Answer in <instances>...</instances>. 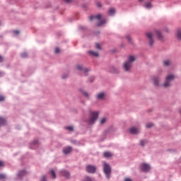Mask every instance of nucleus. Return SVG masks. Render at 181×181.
<instances>
[{
  "instance_id": "nucleus-43",
  "label": "nucleus",
  "mask_w": 181,
  "mask_h": 181,
  "mask_svg": "<svg viewBox=\"0 0 181 181\" xmlns=\"http://www.w3.org/2000/svg\"><path fill=\"white\" fill-rule=\"evenodd\" d=\"M67 77H68V75H67V74L62 76V78H67Z\"/></svg>"
},
{
  "instance_id": "nucleus-39",
  "label": "nucleus",
  "mask_w": 181,
  "mask_h": 181,
  "mask_svg": "<svg viewBox=\"0 0 181 181\" xmlns=\"http://www.w3.org/2000/svg\"><path fill=\"white\" fill-rule=\"evenodd\" d=\"M4 62V57L0 55V63Z\"/></svg>"
},
{
  "instance_id": "nucleus-19",
  "label": "nucleus",
  "mask_w": 181,
  "mask_h": 181,
  "mask_svg": "<svg viewBox=\"0 0 181 181\" xmlns=\"http://www.w3.org/2000/svg\"><path fill=\"white\" fill-rule=\"evenodd\" d=\"M177 39H178V40H181V30L178 29L177 30Z\"/></svg>"
},
{
  "instance_id": "nucleus-24",
  "label": "nucleus",
  "mask_w": 181,
  "mask_h": 181,
  "mask_svg": "<svg viewBox=\"0 0 181 181\" xmlns=\"http://www.w3.org/2000/svg\"><path fill=\"white\" fill-rule=\"evenodd\" d=\"M105 22V19H102L100 22L98 23V26H102V25H104Z\"/></svg>"
},
{
  "instance_id": "nucleus-38",
  "label": "nucleus",
  "mask_w": 181,
  "mask_h": 181,
  "mask_svg": "<svg viewBox=\"0 0 181 181\" xmlns=\"http://www.w3.org/2000/svg\"><path fill=\"white\" fill-rule=\"evenodd\" d=\"M13 33H14V35H18L19 34V30H14Z\"/></svg>"
},
{
  "instance_id": "nucleus-17",
  "label": "nucleus",
  "mask_w": 181,
  "mask_h": 181,
  "mask_svg": "<svg viewBox=\"0 0 181 181\" xmlns=\"http://www.w3.org/2000/svg\"><path fill=\"white\" fill-rule=\"evenodd\" d=\"M103 156L104 158H112V153L110 152V151H105L103 153Z\"/></svg>"
},
{
  "instance_id": "nucleus-46",
  "label": "nucleus",
  "mask_w": 181,
  "mask_h": 181,
  "mask_svg": "<svg viewBox=\"0 0 181 181\" xmlns=\"http://www.w3.org/2000/svg\"><path fill=\"white\" fill-rule=\"evenodd\" d=\"M35 144H37V141H35Z\"/></svg>"
},
{
  "instance_id": "nucleus-29",
  "label": "nucleus",
  "mask_w": 181,
  "mask_h": 181,
  "mask_svg": "<svg viewBox=\"0 0 181 181\" xmlns=\"http://www.w3.org/2000/svg\"><path fill=\"white\" fill-rule=\"evenodd\" d=\"M146 128H152L153 127V124L152 123H148L146 125Z\"/></svg>"
},
{
  "instance_id": "nucleus-21",
  "label": "nucleus",
  "mask_w": 181,
  "mask_h": 181,
  "mask_svg": "<svg viewBox=\"0 0 181 181\" xmlns=\"http://www.w3.org/2000/svg\"><path fill=\"white\" fill-rule=\"evenodd\" d=\"M26 171L25 170H21L18 173V176L19 177H22V176H25V175H26Z\"/></svg>"
},
{
  "instance_id": "nucleus-4",
  "label": "nucleus",
  "mask_w": 181,
  "mask_h": 181,
  "mask_svg": "<svg viewBox=\"0 0 181 181\" xmlns=\"http://www.w3.org/2000/svg\"><path fill=\"white\" fill-rule=\"evenodd\" d=\"M175 79V76L173 74H170L168 75L166 78H165V83H163V87H165V88L167 87H170V81H173V80Z\"/></svg>"
},
{
  "instance_id": "nucleus-41",
  "label": "nucleus",
  "mask_w": 181,
  "mask_h": 181,
  "mask_svg": "<svg viewBox=\"0 0 181 181\" xmlns=\"http://www.w3.org/2000/svg\"><path fill=\"white\" fill-rule=\"evenodd\" d=\"M98 8H101V3H97Z\"/></svg>"
},
{
  "instance_id": "nucleus-10",
  "label": "nucleus",
  "mask_w": 181,
  "mask_h": 181,
  "mask_svg": "<svg viewBox=\"0 0 181 181\" xmlns=\"http://www.w3.org/2000/svg\"><path fill=\"white\" fill-rule=\"evenodd\" d=\"M170 64H172V61H170V59H165V60L163 61V65L165 67H169V66H170Z\"/></svg>"
},
{
  "instance_id": "nucleus-34",
  "label": "nucleus",
  "mask_w": 181,
  "mask_h": 181,
  "mask_svg": "<svg viewBox=\"0 0 181 181\" xmlns=\"http://www.w3.org/2000/svg\"><path fill=\"white\" fill-rule=\"evenodd\" d=\"M4 100H5V97H4L3 95H0V102L4 101Z\"/></svg>"
},
{
  "instance_id": "nucleus-20",
  "label": "nucleus",
  "mask_w": 181,
  "mask_h": 181,
  "mask_svg": "<svg viewBox=\"0 0 181 181\" xmlns=\"http://www.w3.org/2000/svg\"><path fill=\"white\" fill-rule=\"evenodd\" d=\"M144 8H146L147 9H151V8H152V4L150 2L146 3L144 5Z\"/></svg>"
},
{
  "instance_id": "nucleus-9",
  "label": "nucleus",
  "mask_w": 181,
  "mask_h": 181,
  "mask_svg": "<svg viewBox=\"0 0 181 181\" xmlns=\"http://www.w3.org/2000/svg\"><path fill=\"white\" fill-rule=\"evenodd\" d=\"M77 70L83 71L85 76H87V73L88 71V69H83V65H76Z\"/></svg>"
},
{
  "instance_id": "nucleus-3",
  "label": "nucleus",
  "mask_w": 181,
  "mask_h": 181,
  "mask_svg": "<svg viewBox=\"0 0 181 181\" xmlns=\"http://www.w3.org/2000/svg\"><path fill=\"white\" fill-rule=\"evenodd\" d=\"M97 118H98V112H92L90 115L88 123L90 124H94Z\"/></svg>"
},
{
  "instance_id": "nucleus-18",
  "label": "nucleus",
  "mask_w": 181,
  "mask_h": 181,
  "mask_svg": "<svg viewBox=\"0 0 181 181\" xmlns=\"http://www.w3.org/2000/svg\"><path fill=\"white\" fill-rule=\"evenodd\" d=\"M89 54L90 56H94L95 57H98V52H95L94 51H88Z\"/></svg>"
},
{
  "instance_id": "nucleus-16",
  "label": "nucleus",
  "mask_w": 181,
  "mask_h": 181,
  "mask_svg": "<svg viewBox=\"0 0 181 181\" xmlns=\"http://www.w3.org/2000/svg\"><path fill=\"white\" fill-rule=\"evenodd\" d=\"M153 81L155 86H159V77L158 76H154L153 78Z\"/></svg>"
},
{
  "instance_id": "nucleus-37",
  "label": "nucleus",
  "mask_w": 181,
  "mask_h": 181,
  "mask_svg": "<svg viewBox=\"0 0 181 181\" xmlns=\"http://www.w3.org/2000/svg\"><path fill=\"white\" fill-rule=\"evenodd\" d=\"M73 0H64V2H66V4H69Z\"/></svg>"
},
{
  "instance_id": "nucleus-45",
  "label": "nucleus",
  "mask_w": 181,
  "mask_h": 181,
  "mask_svg": "<svg viewBox=\"0 0 181 181\" xmlns=\"http://www.w3.org/2000/svg\"><path fill=\"white\" fill-rule=\"evenodd\" d=\"M146 0H139V2H144Z\"/></svg>"
},
{
  "instance_id": "nucleus-27",
  "label": "nucleus",
  "mask_w": 181,
  "mask_h": 181,
  "mask_svg": "<svg viewBox=\"0 0 181 181\" xmlns=\"http://www.w3.org/2000/svg\"><path fill=\"white\" fill-rule=\"evenodd\" d=\"M145 144H146V141H145V140L140 141L141 146H144L145 145Z\"/></svg>"
},
{
  "instance_id": "nucleus-1",
  "label": "nucleus",
  "mask_w": 181,
  "mask_h": 181,
  "mask_svg": "<svg viewBox=\"0 0 181 181\" xmlns=\"http://www.w3.org/2000/svg\"><path fill=\"white\" fill-rule=\"evenodd\" d=\"M135 62V57L129 56L128 60L123 64L124 71H129L132 67V63Z\"/></svg>"
},
{
  "instance_id": "nucleus-30",
  "label": "nucleus",
  "mask_w": 181,
  "mask_h": 181,
  "mask_svg": "<svg viewBox=\"0 0 181 181\" xmlns=\"http://www.w3.org/2000/svg\"><path fill=\"white\" fill-rule=\"evenodd\" d=\"M5 177H6V175H5V174H0V180L5 179Z\"/></svg>"
},
{
  "instance_id": "nucleus-14",
  "label": "nucleus",
  "mask_w": 181,
  "mask_h": 181,
  "mask_svg": "<svg viewBox=\"0 0 181 181\" xmlns=\"http://www.w3.org/2000/svg\"><path fill=\"white\" fill-rule=\"evenodd\" d=\"M62 176H64V177H66V179H69L70 177V173L66 170L62 171Z\"/></svg>"
},
{
  "instance_id": "nucleus-35",
  "label": "nucleus",
  "mask_w": 181,
  "mask_h": 181,
  "mask_svg": "<svg viewBox=\"0 0 181 181\" xmlns=\"http://www.w3.org/2000/svg\"><path fill=\"white\" fill-rule=\"evenodd\" d=\"M5 166V164H4L3 161H0V168H4Z\"/></svg>"
},
{
  "instance_id": "nucleus-22",
  "label": "nucleus",
  "mask_w": 181,
  "mask_h": 181,
  "mask_svg": "<svg viewBox=\"0 0 181 181\" xmlns=\"http://www.w3.org/2000/svg\"><path fill=\"white\" fill-rule=\"evenodd\" d=\"M50 175H51L52 179H56V173H54V170H50Z\"/></svg>"
},
{
  "instance_id": "nucleus-2",
  "label": "nucleus",
  "mask_w": 181,
  "mask_h": 181,
  "mask_svg": "<svg viewBox=\"0 0 181 181\" xmlns=\"http://www.w3.org/2000/svg\"><path fill=\"white\" fill-rule=\"evenodd\" d=\"M103 170L107 179H110V175H111V167L105 162H103Z\"/></svg>"
},
{
  "instance_id": "nucleus-28",
  "label": "nucleus",
  "mask_w": 181,
  "mask_h": 181,
  "mask_svg": "<svg viewBox=\"0 0 181 181\" xmlns=\"http://www.w3.org/2000/svg\"><path fill=\"white\" fill-rule=\"evenodd\" d=\"M21 57H23V59H25V57H28V53L26 52H23L21 54Z\"/></svg>"
},
{
  "instance_id": "nucleus-44",
  "label": "nucleus",
  "mask_w": 181,
  "mask_h": 181,
  "mask_svg": "<svg viewBox=\"0 0 181 181\" xmlns=\"http://www.w3.org/2000/svg\"><path fill=\"white\" fill-rule=\"evenodd\" d=\"M124 181H132V180H131L130 178H126Z\"/></svg>"
},
{
  "instance_id": "nucleus-8",
  "label": "nucleus",
  "mask_w": 181,
  "mask_h": 181,
  "mask_svg": "<svg viewBox=\"0 0 181 181\" xmlns=\"http://www.w3.org/2000/svg\"><path fill=\"white\" fill-rule=\"evenodd\" d=\"M71 151H73V148L71 146L64 147L62 149V152L63 153H64V155H69V153H70Z\"/></svg>"
},
{
  "instance_id": "nucleus-6",
  "label": "nucleus",
  "mask_w": 181,
  "mask_h": 181,
  "mask_svg": "<svg viewBox=\"0 0 181 181\" xmlns=\"http://www.w3.org/2000/svg\"><path fill=\"white\" fill-rule=\"evenodd\" d=\"M141 170L142 172H149L151 170V166L146 163L141 164Z\"/></svg>"
},
{
  "instance_id": "nucleus-42",
  "label": "nucleus",
  "mask_w": 181,
  "mask_h": 181,
  "mask_svg": "<svg viewBox=\"0 0 181 181\" xmlns=\"http://www.w3.org/2000/svg\"><path fill=\"white\" fill-rule=\"evenodd\" d=\"M41 181H46V177L42 176V178Z\"/></svg>"
},
{
  "instance_id": "nucleus-13",
  "label": "nucleus",
  "mask_w": 181,
  "mask_h": 181,
  "mask_svg": "<svg viewBox=\"0 0 181 181\" xmlns=\"http://www.w3.org/2000/svg\"><path fill=\"white\" fill-rule=\"evenodd\" d=\"M129 132L130 134H138V132H139V130H138V129L135 127H132L131 129H129Z\"/></svg>"
},
{
  "instance_id": "nucleus-40",
  "label": "nucleus",
  "mask_w": 181,
  "mask_h": 181,
  "mask_svg": "<svg viewBox=\"0 0 181 181\" xmlns=\"http://www.w3.org/2000/svg\"><path fill=\"white\" fill-rule=\"evenodd\" d=\"M127 39L129 42H131V37L129 35L127 36Z\"/></svg>"
},
{
  "instance_id": "nucleus-32",
  "label": "nucleus",
  "mask_w": 181,
  "mask_h": 181,
  "mask_svg": "<svg viewBox=\"0 0 181 181\" xmlns=\"http://www.w3.org/2000/svg\"><path fill=\"white\" fill-rule=\"evenodd\" d=\"M66 129H68V131H73V127L72 126H69L67 127H66Z\"/></svg>"
},
{
  "instance_id": "nucleus-33",
  "label": "nucleus",
  "mask_w": 181,
  "mask_h": 181,
  "mask_svg": "<svg viewBox=\"0 0 181 181\" xmlns=\"http://www.w3.org/2000/svg\"><path fill=\"white\" fill-rule=\"evenodd\" d=\"M60 52V49H59V47H56L54 49V53L57 54Z\"/></svg>"
},
{
  "instance_id": "nucleus-5",
  "label": "nucleus",
  "mask_w": 181,
  "mask_h": 181,
  "mask_svg": "<svg viewBox=\"0 0 181 181\" xmlns=\"http://www.w3.org/2000/svg\"><path fill=\"white\" fill-rule=\"evenodd\" d=\"M146 35L147 39H148V45L150 47H152L153 46V35L151 33H147Z\"/></svg>"
},
{
  "instance_id": "nucleus-7",
  "label": "nucleus",
  "mask_w": 181,
  "mask_h": 181,
  "mask_svg": "<svg viewBox=\"0 0 181 181\" xmlns=\"http://www.w3.org/2000/svg\"><path fill=\"white\" fill-rule=\"evenodd\" d=\"M96 168L94 165H88L86 167V172L88 173H95Z\"/></svg>"
},
{
  "instance_id": "nucleus-26",
  "label": "nucleus",
  "mask_w": 181,
  "mask_h": 181,
  "mask_svg": "<svg viewBox=\"0 0 181 181\" xmlns=\"http://www.w3.org/2000/svg\"><path fill=\"white\" fill-rule=\"evenodd\" d=\"M107 122V119L105 117H103L101 119H100V124H105V122Z\"/></svg>"
},
{
  "instance_id": "nucleus-36",
  "label": "nucleus",
  "mask_w": 181,
  "mask_h": 181,
  "mask_svg": "<svg viewBox=\"0 0 181 181\" xmlns=\"http://www.w3.org/2000/svg\"><path fill=\"white\" fill-rule=\"evenodd\" d=\"M83 95H85V97H86V98H88V93H87L86 92H83Z\"/></svg>"
},
{
  "instance_id": "nucleus-11",
  "label": "nucleus",
  "mask_w": 181,
  "mask_h": 181,
  "mask_svg": "<svg viewBox=\"0 0 181 181\" xmlns=\"http://www.w3.org/2000/svg\"><path fill=\"white\" fill-rule=\"evenodd\" d=\"M158 39H159V40H162V39H163V35H162V33H160V31L159 30H156L155 32Z\"/></svg>"
},
{
  "instance_id": "nucleus-25",
  "label": "nucleus",
  "mask_w": 181,
  "mask_h": 181,
  "mask_svg": "<svg viewBox=\"0 0 181 181\" xmlns=\"http://www.w3.org/2000/svg\"><path fill=\"white\" fill-rule=\"evenodd\" d=\"M109 13H110V15H114V13H115V8H110L109 10Z\"/></svg>"
},
{
  "instance_id": "nucleus-23",
  "label": "nucleus",
  "mask_w": 181,
  "mask_h": 181,
  "mask_svg": "<svg viewBox=\"0 0 181 181\" xmlns=\"http://www.w3.org/2000/svg\"><path fill=\"white\" fill-rule=\"evenodd\" d=\"M5 124H6V120L2 117H0V125H5Z\"/></svg>"
},
{
  "instance_id": "nucleus-31",
  "label": "nucleus",
  "mask_w": 181,
  "mask_h": 181,
  "mask_svg": "<svg viewBox=\"0 0 181 181\" xmlns=\"http://www.w3.org/2000/svg\"><path fill=\"white\" fill-rule=\"evenodd\" d=\"M95 47L96 49H98V50H101V46L100 45V44L97 43L95 45Z\"/></svg>"
},
{
  "instance_id": "nucleus-15",
  "label": "nucleus",
  "mask_w": 181,
  "mask_h": 181,
  "mask_svg": "<svg viewBox=\"0 0 181 181\" xmlns=\"http://www.w3.org/2000/svg\"><path fill=\"white\" fill-rule=\"evenodd\" d=\"M89 19L90 21H93V19H101V14H98L96 16H90Z\"/></svg>"
},
{
  "instance_id": "nucleus-12",
  "label": "nucleus",
  "mask_w": 181,
  "mask_h": 181,
  "mask_svg": "<svg viewBox=\"0 0 181 181\" xmlns=\"http://www.w3.org/2000/svg\"><path fill=\"white\" fill-rule=\"evenodd\" d=\"M104 97H105V93L103 92H100L97 95L98 100H104Z\"/></svg>"
}]
</instances>
